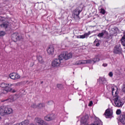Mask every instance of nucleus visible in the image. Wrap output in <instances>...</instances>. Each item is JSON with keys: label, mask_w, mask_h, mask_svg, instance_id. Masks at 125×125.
<instances>
[{"label": "nucleus", "mask_w": 125, "mask_h": 125, "mask_svg": "<svg viewBox=\"0 0 125 125\" xmlns=\"http://www.w3.org/2000/svg\"><path fill=\"white\" fill-rule=\"evenodd\" d=\"M73 57V54L71 53L63 52L59 56L60 59L62 60V59H70Z\"/></svg>", "instance_id": "obj_1"}, {"label": "nucleus", "mask_w": 125, "mask_h": 125, "mask_svg": "<svg viewBox=\"0 0 125 125\" xmlns=\"http://www.w3.org/2000/svg\"><path fill=\"white\" fill-rule=\"evenodd\" d=\"M115 97L116 98L114 99V103L116 106H117V107H122V106L124 105V102L122 101L118 96Z\"/></svg>", "instance_id": "obj_2"}, {"label": "nucleus", "mask_w": 125, "mask_h": 125, "mask_svg": "<svg viewBox=\"0 0 125 125\" xmlns=\"http://www.w3.org/2000/svg\"><path fill=\"white\" fill-rule=\"evenodd\" d=\"M104 115L107 119L109 118H112V117H113V110L110 108L106 109Z\"/></svg>", "instance_id": "obj_3"}, {"label": "nucleus", "mask_w": 125, "mask_h": 125, "mask_svg": "<svg viewBox=\"0 0 125 125\" xmlns=\"http://www.w3.org/2000/svg\"><path fill=\"white\" fill-rule=\"evenodd\" d=\"M9 77L10 79H12V80H18L19 79H20L21 77L19 74L16 73H12L9 75Z\"/></svg>", "instance_id": "obj_4"}, {"label": "nucleus", "mask_w": 125, "mask_h": 125, "mask_svg": "<svg viewBox=\"0 0 125 125\" xmlns=\"http://www.w3.org/2000/svg\"><path fill=\"white\" fill-rule=\"evenodd\" d=\"M118 90V88L117 86H113L112 87V93L114 97H117L118 96V94L117 93Z\"/></svg>", "instance_id": "obj_5"}, {"label": "nucleus", "mask_w": 125, "mask_h": 125, "mask_svg": "<svg viewBox=\"0 0 125 125\" xmlns=\"http://www.w3.org/2000/svg\"><path fill=\"white\" fill-rule=\"evenodd\" d=\"M5 91H7V92H9V91L10 92H16V90L15 89L12 88V87L11 86V85L8 84L7 86H6L5 87Z\"/></svg>", "instance_id": "obj_6"}, {"label": "nucleus", "mask_w": 125, "mask_h": 125, "mask_svg": "<svg viewBox=\"0 0 125 125\" xmlns=\"http://www.w3.org/2000/svg\"><path fill=\"white\" fill-rule=\"evenodd\" d=\"M47 52L49 55H52L54 53V47L53 46H50L47 50Z\"/></svg>", "instance_id": "obj_7"}, {"label": "nucleus", "mask_w": 125, "mask_h": 125, "mask_svg": "<svg viewBox=\"0 0 125 125\" xmlns=\"http://www.w3.org/2000/svg\"><path fill=\"white\" fill-rule=\"evenodd\" d=\"M59 65H60V60L59 59L54 60L52 63L53 67H57V66H59Z\"/></svg>", "instance_id": "obj_8"}, {"label": "nucleus", "mask_w": 125, "mask_h": 125, "mask_svg": "<svg viewBox=\"0 0 125 125\" xmlns=\"http://www.w3.org/2000/svg\"><path fill=\"white\" fill-rule=\"evenodd\" d=\"M35 122L36 124H38L39 125H42L44 124L43 121L40 118H36L35 120Z\"/></svg>", "instance_id": "obj_9"}, {"label": "nucleus", "mask_w": 125, "mask_h": 125, "mask_svg": "<svg viewBox=\"0 0 125 125\" xmlns=\"http://www.w3.org/2000/svg\"><path fill=\"white\" fill-rule=\"evenodd\" d=\"M80 12H81V11H80V10H79V9H76L75 10H74L73 11V17H74V18L75 17H77V16H78L79 15V14H80Z\"/></svg>", "instance_id": "obj_10"}, {"label": "nucleus", "mask_w": 125, "mask_h": 125, "mask_svg": "<svg viewBox=\"0 0 125 125\" xmlns=\"http://www.w3.org/2000/svg\"><path fill=\"white\" fill-rule=\"evenodd\" d=\"M119 121L122 123V124H123L125 125V115H121L119 118Z\"/></svg>", "instance_id": "obj_11"}, {"label": "nucleus", "mask_w": 125, "mask_h": 125, "mask_svg": "<svg viewBox=\"0 0 125 125\" xmlns=\"http://www.w3.org/2000/svg\"><path fill=\"white\" fill-rule=\"evenodd\" d=\"M12 112V109L11 108H5L4 113H5L6 114H11Z\"/></svg>", "instance_id": "obj_12"}, {"label": "nucleus", "mask_w": 125, "mask_h": 125, "mask_svg": "<svg viewBox=\"0 0 125 125\" xmlns=\"http://www.w3.org/2000/svg\"><path fill=\"white\" fill-rule=\"evenodd\" d=\"M91 125H102V123L100 121H95Z\"/></svg>", "instance_id": "obj_13"}, {"label": "nucleus", "mask_w": 125, "mask_h": 125, "mask_svg": "<svg viewBox=\"0 0 125 125\" xmlns=\"http://www.w3.org/2000/svg\"><path fill=\"white\" fill-rule=\"evenodd\" d=\"M114 53L118 54L120 52V48L115 47L114 50Z\"/></svg>", "instance_id": "obj_14"}, {"label": "nucleus", "mask_w": 125, "mask_h": 125, "mask_svg": "<svg viewBox=\"0 0 125 125\" xmlns=\"http://www.w3.org/2000/svg\"><path fill=\"white\" fill-rule=\"evenodd\" d=\"M5 110V107H4V106L0 107V115L2 113H4Z\"/></svg>", "instance_id": "obj_15"}, {"label": "nucleus", "mask_w": 125, "mask_h": 125, "mask_svg": "<svg viewBox=\"0 0 125 125\" xmlns=\"http://www.w3.org/2000/svg\"><path fill=\"white\" fill-rule=\"evenodd\" d=\"M91 62H92L91 60H87L86 61H83L84 64H89V63H90Z\"/></svg>", "instance_id": "obj_16"}, {"label": "nucleus", "mask_w": 125, "mask_h": 125, "mask_svg": "<svg viewBox=\"0 0 125 125\" xmlns=\"http://www.w3.org/2000/svg\"><path fill=\"white\" fill-rule=\"evenodd\" d=\"M75 64L76 65H81L82 64H84V63H83V61L82 62L81 61H79L77 62Z\"/></svg>", "instance_id": "obj_17"}, {"label": "nucleus", "mask_w": 125, "mask_h": 125, "mask_svg": "<svg viewBox=\"0 0 125 125\" xmlns=\"http://www.w3.org/2000/svg\"><path fill=\"white\" fill-rule=\"evenodd\" d=\"M45 121H51V118H50V117L47 116L45 117Z\"/></svg>", "instance_id": "obj_18"}, {"label": "nucleus", "mask_w": 125, "mask_h": 125, "mask_svg": "<svg viewBox=\"0 0 125 125\" xmlns=\"http://www.w3.org/2000/svg\"><path fill=\"white\" fill-rule=\"evenodd\" d=\"M125 42V35H124L121 39V43Z\"/></svg>", "instance_id": "obj_19"}, {"label": "nucleus", "mask_w": 125, "mask_h": 125, "mask_svg": "<svg viewBox=\"0 0 125 125\" xmlns=\"http://www.w3.org/2000/svg\"><path fill=\"white\" fill-rule=\"evenodd\" d=\"M5 33L3 31H0V37H2V36H4Z\"/></svg>", "instance_id": "obj_20"}, {"label": "nucleus", "mask_w": 125, "mask_h": 125, "mask_svg": "<svg viewBox=\"0 0 125 125\" xmlns=\"http://www.w3.org/2000/svg\"><path fill=\"white\" fill-rule=\"evenodd\" d=\"M121 113H122V111H121L120 109H118V110L116 111V114H117V115H120V114H121Z\"/></svg>", "instance_id": "obj_21"}, {"label": "nucleus", "mask_w": 125, "mask_h": 125, "mask_svg": "<svg viewBox=\"0 0 125 125\" xmlns=\"http://www.w3.org/2000/svg\"><path fill=\"white\" fill-rule=\"evenodd\" d=\"M8 25V24H7V23H6L5 24H3L1 25V27H5V28H7V25Z\"/></svg>", "instance_id": "obj_22"}, {"label": "nucleus", "mask_w": 125, "mask_h": 125, "mask_svg": "<svg viewBox=\"0 0 125 125\" xmlns=\"http://www.w3.org/2000/svg\"><path fill=\"white\" fill-rule=\"evenodd\" d=\"M23 125H29V121H25L23 122Z\"/></svg>", "instance_id": "obj_23"}, {"label": "nucleus", "mask_w": 125, "mask_h": 125, "mask_svg": "<svg viewBox=\"0 0 125 125\" xmlns=\"http://www.w3.org/2000/svg\"><path fill=\"white\" fill-rule=\"evenodd\" d=\"M101 13H102V14H105V10L103 9H101Z\"/></svg>", "instance_id": "obj_24"}, {"label": "nucleus", "mask_w": 125, "mask_h": 125, "mask_svg": "<svg viewBox=\"0 0 125 125\" xmlns=\"http://www.w3.org/2000/svg\"><path fill=\"white\" fill-rule=\"evenodd\" d=\"M87 36V34H84V35L81 36L80 38L81 39H84V38H85V37Z\"/></svg>", "instance_id": "obj_25"}, {"label": "nucleus", "mask_w": 125, "mask_h": 125, "mask_svg": "<svg viewBox=\"0 0 125 125\" xmlns=\"http://www.w3.org/2000/svg\"><path fill=\"white\" fill-rule=\"evenodd\" d=\"M99 60V59L96 58L93 59L94 62H97Z\"/></svg>", "instance_id": "obj_26"}, {"label": "nucleus", "mask_w": 125, "mask_h": 125, "mask_svg": "<svg viewBox=\"0 0 125 125\" xmlns=\"http://www.w3.org/2000/svg\"><path fill=\"white\" fill-rule=\"evenodd\" d=\"M93 104V103L92 102V101H90L88 104V106H92Z\"/></svg>", "instance_id": "obj_27"}, {"label": "nucleus", "mask_w": 125, "mask_h": 125, "mask_svg": "<svg viewBox=\"0 0 125 125\" xmlns=\"http://www.w3.org/2000/svg\"><path fill=\"white\" fill-rule=\"evenodd\" d=\"M94 44H96V46H99V44H100L99 43V42L97 43L96 41H95Z\"/></svg>", "instance_id": "obj_28"}, {"label": "nucleus", "mask_w": 125, "mask_h": 125, "mask_svg": "<svg viewBox=\"0 0 125 125\" xmlns=\"http://www.w3.org/2000/svg\"><path fill=\"white\" fill-rule=\"evenodd\" d=\"M104 35V34H103V33H100V34H99V35H98V37H103Z\"/></svg>", "instance_id": "obj_29"}, {"label": "nucleus", "mask_w": 125, "mask_h": 125, "mask_svg": "<svg viewBox=\"0 0 125 125\" xmlns=\"http://www.w3.org/2000/svg\"><path fill=\"white\" fill-rule=\"evenodd\" d=\"M109 76L110 77H113V73L110 72L109 74Z\"/></svg>", "instance_id": "obj_30"}, {"label": "nucleus", "mask_w": 125, "mask_h": 125, "mask_svg": "<svg viewBox=\"0 0 125 125\" xmlns=\"http://www.w3.org/2000/svg\"><path fill=\"white\" fill-rule=\"evenodd\" d=\"M22 123H18L16 125H22Z\"/></svg>", "instance_id": "obj_31"}, {"label": "nucleus", "mask_w": 125, "mask_h": 125, "mask_svg": "<svg viewBox=\"0 0 125 125\" xmlns=\"http://www.w3.org/2000/svg\"><path fill=\"white\" fill-rule=\"evenodd\" d=\"M122 45L125 47V42L122 43Z\"/></svg>", "instance_id": "obj_32"}, {"label": "nucleus", "mask_w": 125, "mask_h": 125, "mask_svg": "<svg viewBox=\"0 0 125 125\" xmlns=\"http://www.w3.org/2000/svg\"><path fill=\"white\" fill-rule=\"evenodd\" d=\"M60 86H61V85H60V84L58 85V87H59V88H60Z\"/></svg>", "instance_id": "obj_33"}, {"label": "nucleus", "mask_w": 125, "mask_h": 125, "mask_svg": "<svg viewBox=\"0 0 125 125\" xmlns=\"http://www.w3.org/2000/svg\"><path fill=\"white\" fill-rule=\"evenodd\" d=\"M31 125H33V124H32Z\"/></svg>", "instance_id": "obj_34"}]
</instances>
